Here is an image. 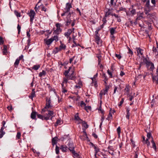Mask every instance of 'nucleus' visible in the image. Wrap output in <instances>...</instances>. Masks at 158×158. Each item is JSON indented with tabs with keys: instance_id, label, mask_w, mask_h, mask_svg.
I'll return each instance as SVG.
<instances>
[{
	"instance_id": "nucleus-1",
	"label": "nucleus",
	"mask_w": 158,
	"mask_h": 158,
	"mask_svg": "<svg viewBox=\"0 0 158 158\" xmlns=\"http://www.w3.org/2000/svg\"><path fill=\"white\" fill-rule=\"evenodd\" d=\"M75 14L74 12H70L68 14L66 17L67 21L65 24L66 26L69 25L72 22L73 19H74L73 18V16Z\"/></svg>"
},
{
	"instance_id": "nucleus-2",
	"label": "nucleus",
	"mask_w": 158,
	"mask_h": 158,
	"mask_svg": "<svg viewBox=\"0 0 158 158\" xmlns=\"http://www.w3.org/2000/svg\"><path fill=\"white\" fill-rule=\"evenodd\" d=\"M46 102L45 107L42 110V113L45 112L47 110H48V109L52 107V106L51 105V101L50 98L48 99V98H46Z\"/></svg>"
},
{
	"instance_id": "nucleus-3",
	"label": "nucleus",
	"mask_w": 158,
	"mask_h": 158,
	"mask_svg": "<svg viewBox=\"0 0 158 158\" xmlns=\"http://www.w3.org/2000/svg\"><path fill=\"white\" fill-rule=\"evenodd\" d=\"M143 62L146 64L147 67L148 68L149 67V69L150 70H152L154 69V64L152 62L148 61L146 58L143 59Z\"/></svg>"
},
{
	"instance_id": "nucleus-4",
	"label": "nucleus",
	"mask_w": 158,
	"mask_h": 158,
	"mask_svg": "<svg viewBox=\"0 0 158 158\" xmlns=\"http://www.w3.org/2000/svg\"><path fill=\"white\" fill-rule=\"evenodd\" d=\"M27 14L30 17V23L31 24L33 23V20L34 19L36 13L34 10H31L30 12L27 13Z\"/></svg>"
},
{
	"instance_id": "nucleus-5",
	"label": "nucleus",
	"mask_w": 158,
	"mask_h": 158,
	"mask_svg": "<svg viewBox=\"0 0 158 158\" xmlns=\"http://www.w3.org/2000/svg\"><path fill=\"white\" fill-rule=\"evenodd\" d=\"M6 123V122L5 121H3L2 123V126L0 130V138H2L3 135L5 134V133L3 131V130L6 127V126H5Z\"/></svg>"
},
{
	"instance_id": "nucleus-6",
	"label": "nucleus",
	"mask_w": 158,
	"mask_h": 158,
	"mask_svg": "<svg viewBox=\"0 0 158 158\" xmlns=\"http://www.w3.org/2000/svg\"><path fill=\"white\" fill-rule=\"evenodd\" d=\"M69 150L72 153L73 151H75L74 149L75 148V146L73 142H69L67 144V146Z\"/></svg>"
},
{
	"instance_id": "nucleus-7",
	"label": "nucleus",
	"mask_w": 158,
	"mask_h": 158,
	"mask_svg": "<svg viewBox=\"0 0 158 158\" xmlns=\"http://www.w3.org/2000/svg\"><path fill=\"white\" fill-rule=\"evenodd\" d=\"M95 40L96 43L99 45L101 46L102 41L101 40L100 37L98 35H97L95 37Z\"/></svg>"
},
{
	"instance_id": "nucleus-8",
	"label": "nucleus",
	"mask_w": 158,
	"mask_h": 158,
	"mask_svg": "<svg viewBox=\"0 0 158 158\" xmlns=\"http://www.w3.org/2000/svg\"><path fill=\"white\" fill-rule=\"evenodd\" d=\"M37 115L38 118L42 120H48L49 119V116H44L40 114H37Z\"/></svg>"
},
{
	"instance_id": "nucleus-9",
	"label": "nucleus",
	"mask_w": 158,
	"mask_h": 158,
	"mask_svg": "<svg viewBox=\"0 0 158 158\" xmlns=\"http://www.w3.org/2000/svg\"><path fill=\"white\" fill-rule=\"evenodd\" d=\"M60 149L64 152H66L69 150L68 147L66 145H62L60 147Z\"/></svg>"
},
{
	"instance_id": "nucleus-10",
	"label": "nucleus",
	"mask_w": 158,
	"mask_h": 158,
	"mask_svg": "<svg viewBox=\"0 0 158 158\" xmlns=\"http://www.w3.org/2000/svg\"><path fill=\"white\" fill-rule=\"evenodd\" d=\"M56 26L57 28L56 29V31L57 34L59 33L58 32H60L61 31V29L60 28L61 24L60 23H57L56 24Z\"/></svg>"
},
{
	"instance_id": "nucleus-11",
	"label": "nucleus",
	"mask_w": 158,
	"mask_h": 158,
	"mask_svg": "<svg viewBox=\"0 0 158 158\" xmlns=\"http://www.w3.org/2000/svg\"><path fill=\"white\" fill-rule=\"evenodd\" d=\"M135 49L137 51V54L138 55L140 54L141 56H142L143 55V49L140 48H136Z\"/></svg>"
},
{
	"instance_id": "nucleus-12",
	"label": "nucleus",
	"mask_w": 158,
	"mask_h": 158,
	"mask_svg": "<svg viewBox=\"0 0 158 158\" xmlns=\"http://www.w3.org/2000/svg\"><path fill=\"white\" fill-rule=\"evenodd\" d=\"M143 3L146 2L145 5V6L147 7L148 9H150L151 6L150 5V0H143Z\"/></svg>"
},
{
	"instance_id": "nucleus-13",
	"label": "nucleus",
	"mask_w": 158,
	"mask_h": 158,
	"mask_svg": "<svg viewBox=\"0 0 158 158\" xmlns=\"http://www.w3.org/2000/svg\"><path fill=\"white\" fill-rule=\"evenodd\" d=\"M2 54L3 55H6L7 53V46L6 45L3 46V48L2 49Z\"/></svg>"
},
{
	"instance_id": "nucleus-14",
	"label": "nucleus",
	"mask_w": 158,
	"mask_h": 158,
	"mask_svg": "<svg viewBox=\"0 0 158 158\" xmlns=\"http://www.w3.org/2000/svg\"><path fill=\"white\" fill-rule=\"evenodd\" d=\"M102 78L104 79L103 81L104 83L105 84H107V81L108 80V78H107V76L106 75L105 73H103L102 75Z\"/></svg>"
},
{
	"instance_id": "nucleus-15",
	"label": "nucleus",
	"mask_w": 158,
	"mask_h": 158,
	"mask_svg": "<svg viewBox=\"0 0 158 158\" xmlns=\"http://www.w3.org/2000/svg\"><path fill=\"white\" fill-rule=\"evenodd\" d=\"M112 13H113V12H112V10H110V9H109L108 10V11L106 12V13H105V15L104 16L105 17H106V18L108 17L110 15L112 16Z\"/></svg>"
},
{
	"instance_id": "nucleus-16",
	"label": "nucleus",
	"mask_w": 158,
	"mask_h": 158,
	"mask_svg": "<svg viewBox=\"0 0 158 158\" xmlns=\"http://www.w3.org/2000/svg\"><path fill=\"white\" fill-rule=\"evenodd\" d=\"M72 153L73 155V156L74 158H82L81 156L76 152L75 151H73Z\"/></svg>"
},
{
	"instance_id": "nucleus-17",
	"label": "nucleus",
	"mask_w": 158,
	"mask_h": 158,
	"mask_svg": "<svg viewBox=\"0 0 158 158\" xmlns=\"http://www.w3.org/2000/svg\"><path fill=\"white\" fill-rule=\"evenodd\" d=\"M72 33V31L71 29H69L68 30V31L65 32L64 34V35L68 38L69 37L70 35Z\"/></svg>"
},
{
	"instance_id": "nucleus-18",
	"label": "nucleus",
	"mask_w": 158,
	"mask_h": 158,
	"mask_svg": "<svg viewBox=\"0 0 158 158\" xmlns=\"http://www.w3.org/2000/svg\"><path fill=\"white\" fill-rule=\"evenodd\" d=\"M126 109V112L127 113V114L126 115V118L127 119H129V117L130 115V109L129 107H126L125 108Z\"/></svg>"
},
{
	"instance_id": "nucleus-19",
	"label": "nucleus",
	"mask_w": 158,
	"mask_h": 158,
	"mask_svg": "<svg viewBox=\"0 0 158 158\" xmlns=\"http://www.w3.org/2000/svg\"><path fill=\"white\" fill-rule=\"evenodd\" d=\"M116 27H111L110 29V35H113L114 34L116 33Z\"/></svg>"
},
{
	"instance_id": "nucleus-20",
	"label": "nucleus",
	"mask_w": 158,
	"mask_h": 158,
	"mask_svg": "<svg viewBox=\"0 0 158 158\" xmlns=\"http://www.w3.org/2000/svg\"><path fill=\"white\" fill-rule=\"evenodd\" d=\"M37 113L35 111H32L31 114V117L33 119L36 120V115L37 114Z\"/></svg>"
},
{
	"instance_id": "nucleus-21",
	"label": "nucleus",
	"mask_w": 158,
	"mask_h": 158,
	"mask_svg": "<svg viewBox=\"0 0 158 158\" xmlns=\"http://www.w3.org/2000/svg\"><path fill=\"white\" fill-rule=\"evenodd\" d=\"M74 72H73L70 75V74H69V76L67 77L68 79L69 80H74L75 78V77L73 75H74Z\"/></svg>"
},
{
	"instance_id": "nucleus-22",
	"label": "nucleus",
	"mask_w": 158,
	"mask_h": 158,
	"mask_svg": "<svg viewBox=\"0 0 158 158\" xmlns=\"http://www.w3.org/2000/svg\"><path fill=\"white\" fill-rule=\"evenodd\" d=\"M44 40L45 41L46 44L48 45L50 44L53 41V40H52V38H51L46 40Z\"/></svg>"
},
{
	"instance_id": "nucleus-23",
	"label": "nucleus",
	"mask_w": 158,
	"mask_h": 158,
	"mask_svg": "<svg viewBox=\"0 0 158 158\" xmlns=\"http://www.w3.org/2000/svg\"><path fill=\"white\" fill-rule=\"evenodd\" d=\"M79 113H77L74 116V119L76 121H78L79 122H81L82 120L78 116Z\"/></svg>"
},
{
	"instance_id": "nucleus-24",
	"label": "nucleus",
	"mask_w": 158,
	"mask_h": 158,
	"mask_svg": "<svg viewBox=\"0 0 158 158\" xmlns=\"http://www.w3.org/2000/svg\"><path fill=\"white\" fill-rule=\"evenodd\" d=\"M79 123H82L84 127H85V128H87L89 127V126L87 124L86 122L85 121L82 120L81 122H79Z\"/></svg>"
},
{
	"instance_id": "nucleus-25",
	"label": "nucleus",
	"mask_w": 158,
	"mask_h": 158,
	"mask_svg": "<svg viewBox=\"0 0 158 158\" xmlns=\"http://www.w3.org/2000/svg\"><path fill=\"white\" fill-rule=\"evenodd\" d=\"M48 111V113L47 114V116H49V117L50 116H52L53 117L54 115V112L52 111H51L50 110H47Z\"/></svg>"
},
{
	"instance_id": "nucleus-26",
	"label": "nucleus",
	"mask_w": 158,
	"mask_h": 158,
	"mask_svg": "<svg viewBox=\"0 0 158 158\" xmlns=\"http://www.w3.org/2000/svg\"><path fill=\"white\" fill-rule=\"evenodd\" d=\"M60 45L59 46L60 50H64L66 48V45L63 44L61 41L60 42Z\"/></svg>"
},
{
	"instance_id": "nucleus-27",
	"label": "nucleus",
	"mask_w": 158,
	"mask_h": 158,
	"mask_svg": "<svg viewBox=\"0 0 158 158\" xmlns=\"http://www.w3.org/2000/svg\"><path fill=\"white\" fill-rule=\"evenodd\" d=\"M72 7V5L71 3H67L66 4L65 8L67 9V10H69L70 11V9Z\"/></svg>"
},
{
	"instance_id": "nucleus-28",
	"label": "nucleus",
	"mask_w": 158,
	"mask_h": 158,
	"mask_svg": "<svg viewBox=\"0 0 158 158\" xmlns=\"http://www.w3.org/2000/svg\"><path fill=\"white\" fill-rule=\"evenodd\" d=\"M58 138L57 137H55L52 139V143L53 145L57 143V140Z\"/></svg>"
},
{
	"instance_id": "nucleus-29",
	"label": "nucleus",
	"mask_w": 158,
	"mask_h": 158,
	"mask_svg": "<svg viewBox=\"0 0 158 158\" xmlns=\"http://www.w3.org/2000/svg\"><path fill=\"white\" fill-rule=\"evenodd\" d=\"M35 92H31L30 94V95L29 96V98L31 99H33V98L35 97H36Z\"/></svg>"
},
{
	"instance_id": "nucleus-30",
	"label": "nucleus",
	"mask_w": 158,
	"mask_h": 158,
	"mask_svg": "<svg viewBox=\"0 0 158 158\" xmlns=\"http://www.w3.org/2000/svg\"><path fill=\"white\" fill-rule=\"evenodd\" d=\"M142 17V16L141 15H139L135 19V21L134 22V24L135 25L137 24V21H138V20H140L141 19V18Z\"/></svg>"
},
{
	"instance_id": "nucleus-31",
	"label": "nucleus",
	"mask_w": 158,
	"mask_h": 158,
	"mask_svg": "<svg viewBox=\"0 0 158 158\" xmlns=\"http://www.w3.org/2000/svg\"><path fill=\"white\" fill-rule=\"evenodd\" d=\"M46 74V73L45 71L43 70L39 74V77H41L43 76H45Z\"/></svg>"
},
{
	"instance_id": "nucleus-32",
	"label": "nucleus",
	"mask_w": 158,
	"mask_h": 158,
	"mask_svg": "<svg viewBox=\"0 0 158 158\" xmlns=\"http://www.w3.org/2000/svg\"><path fill=\"white\" fill-rule=\"evenodd\" d=\"M118 88L117 86L114 85V92L113 94V95L114 94H115L116 93V92H118Z\"/></svg>"
},
{
	"instance_id": "nucleus-33",
	"label": "nucleus",
	"mask_w": 158,
	"mask_h": 158,
	"mask_svg": "<svg viewBox=\"0 0 158 158\" xmlns=\"http://www.w3.org/2000/svg\"><path fill=\"white\" fill-rule=\"evenodd\" d=\"M69 80L67 78L64 77L63 83H65L66 86H67V83L68 82Z\"/></svg>"
},
{
	"instance_id": "nucleus-34",
	"label": "nucleus",
	"mask_w": 158,
	"mask_h": 158,
	"mask_svg": "<svg viewBox=\"0 0 158 158\" xmlns=\"http://www.w3.org/2000/svg\"><path fill=\"white\" fill-rule=\"evenodd\" d=\"M19 60L18 59V58H17L16 59L15 63H14V65L15 67L17 68L19 64Z\"/></svg>"
},
{
	"instance_id": "nucleus-35",
	"label": "nucleus",
	"mask_w": 158,
	"mask_h": 158,
	"mask_svg": "<svg viewBox=\"0 0 158 158\" xmlns=\"http://www.w3.org/2000/svg\"><path fill=\"white\" fill-rule=\"evenodd\" d=\"M40 67V66L39 65H34L32 67V69L34 70H37Z\"/></svg>"
},
{
	"instance_id": "nucleus-36",
	"label": "nucleus",
	"mask_w": 158,
	"mask_h": 158,
	"mask_svg": "<svg viewBox=\"0 0 158 158\" xmlns=\"http://www.w3.org/2000/svg\"><path fill=\"white\" fill-rule=\"evenodd\" d=\"M92 81V82L94 83V86H96L97 85V81L96 79H94V78H91Z\"/></svg>"
},
{
	"instance_id": "nucleus-37",
	"label": "nucleus",
	"mask_w": 158,
	"mask_h": 158,
	"mask_svg": "<svg viewBox=\"0 0 158 158\" xmlns=\"http://www.w3.org/2000/svg\"><path fill=\"white\" fill-rule=\"evenodd\" d=\"M73 44L72 45V48L74 47L75 46H80V45L79 44H77L76 42L74 40L73 41Z\"/></svg>"
},
{
	"instance_id": "nucleus-38",
	"label": "nucleus",
	"mask_w": 158,
	"mask_h": 158,
	"mask_svg": "<svg viewBox=\"0 0 158 158\" xmlns=\"http://www.w3.org/2000/svg\"><path fill=\"white\" fill-rule=\"evenodd\" d=\"M126 91V92L128 94L130 91V89L129 88V86L128 85H126L125 89H124Z\"/></svg>"
},
{
	"instance_id": "nucleus-39",
	"label": "nucleus",
	"mask_w": 158,
	"mask_h": 158,
	"mask_svg": "<svg viewBox=\"0 0 158 158\" xmlns=\"http://www.w3.org/2000/svg\"><path fill=\"white\" fill-rule=\"evenodd\" d=\"M107 93V91H106L105 89H103L102 90L100 91V94H102L103 95H105Z\"/></svg>"
},
{
	"instance_id": "nucleus-40",
	"label": "nucleus",
	"mask_w": 158,
	"mask_h": 158,
	"mask_svg": "<svg viewBox=\"0 0 158 158\" xmlns=\"http://www.w3.org/2000/svg\"><path fill=\"white\" fill-rule=\"evenodd\" d=\"M130 12L132 14L133 16L135 15L136 14L135 9L132 8V9L130 11Z\"/></svg>"
},
{
	"instance_id": "nucleus-41",
	"label": "nucleus",
	"mask_w": 158,
	"mask_h": 158,
	"mask_svg": "<svg viewBox=\"0 0 158 158\" xmlns=\"http://www.w3.org/2000/svg\"><path fill=\"white\" fill-rule=\"evenodd\" d=\"M59 148L57 145L56 146L55 151L56 153L57 154H58L59 153Z\"/></svg>"
},
{
	"instance_id": "nucleus-42",
	"label": "nucleus",
	"mask_w": 158,
	"mask_h": 158,
	"mask_svg": "<svg viewBox=\"0 0 158 158\" xmlns=\"http://www.w3.org/2000/svg\"><path fill=\"white\" fill-rule=\"evenodd\" d=\"M151 142L152 143V148L156 151V144H155V142L153 140H152L151 141Z\"/></svg>"
},
{
	"instance_id": "nucleus-43",
	"label": "nucleus",
	"mask_w": 158,
	"mask_h": 158,
	"mask_svg": "<svg viewBox=\"0 0 158 158\" xmlns=\"http://www.w3.org/2000/svg\"><path fill=\"white\" fill-rule=\"evenodd\" d=\"M14 13L17 17H20L21 16L20 13L16 10L14 11Z\"/></svg>"
},
{
	"instance_id": "nucleus-44",
	"label": "nucleus",
	"mask_w": 158,
	"mask_h": 158,
	"mask_svg": "<svg viewBox=\"0 0 158 158\" xmlns=\"http://www.w3.org/2000/svg\"><path fill=\"white\" fill-rule=\"evenodd\" d=\"M61 122V121L60 120L57 119V120L56 121V123L55 124V126L56 127L58 125L60 124Z\"/></svg>"
},
{
	"instance_id": "nucleus-45",
	"label": "nucleus",
	"mask_w": 158,
	"mask_h": 158,
	"mask_svg": "<svg viewBox=\"0 0 158 158\" xmlns=\"http://www.w3.org/2000/svg\"><path fill=\"white\" fill-rule=\"evenodd\" d=\"M93 147L94 149H95V151L96 152V153L94 155L95 157H96V153L99 151V149L98 148H97V146H96L95 145Z\"/></svg>"
},
{
	"instance_id": "nucleus-46",
	"label": "nucleus",
	"mask_w": 158,
	"mask_h": 158,
	"mask_svg": "<svg viewBox=\"0 0 158 158\" xmlns=\"http://www.w3.org/2000/svg\"><path fill=\"white\" fill-rule=\"evenodd\" d=\"M124 99L123 98H122L121 101L120 102V103L118 104V106L119 107H120L122 104H123L124 102Z\"/></svg>"
},
{
	"instance_id": "nucleus-47",
	"label": "nucleus",
	"mask_w": 158,
	"mask_h": 158,
	"mask_svg": "<svg viewBox=\"0 0 158 158\" xmlns=\"http://www.w3.org/2000/svg\"><path fill=\"white\" fill-rule=\"evenodd\" d=\"M105 90L108 92V91L110 89V86L109 85H108L107 84L105 85Z\"/></svg>"
},
{
	"instance_id": "nucleus-48",
	"label": "nucleus",
	"mask_w": 158,
	"mask_h": 158,
	"mask_svg": "<svg viewBox=\"0 0 158 158\" xmlns=\"http://www.w3.org/2000/svg\"><path fill=\"white\" fill-rule=\"evenodd\" d=\"M107 72L108 74L109 75V77L111 78H112L113 76H112V73L110 71L109 69H108L107 70Z\"/></svg>"
},
{
	"instance_id": "nucleus-49",
	"label": "nucleus",
	"mask_w": 158,
	"mask_h": 158,
	"mask_svg": "<svg viewBox=\"0 0 158 158\" xmlns=\"http://www.w3.org/2000/svg\"><path fill=\"white\" fill-rule=\"evenodd\" d=\"M98 110L100 111L102 114H104V111L102 109L101 105L98 109Z\"/></svg>"
},
{
	"instance_id": "nucleus-50",
	"label": "nucleus",
	"mask_w": 158,
	"mask_h": 158,
	"mask_svg": "<svg viewBox=\"0 0 158 158\" xmlns=\"http://www.w3.org/2000/svg\"><path fill=\"white\" fill-rule=\"evenodd\" d=\"M127 49H128V53L130 54L131 55H132L133 54V52L131 51V50L130 49V48L128 47Z\"/></svg>"
},
{
	"instance_id": "nucleus-51",
	"label": "nucleus",
	"mask_w": 158,
	"mask_h": 158,
	"mask_svg": "<svg viewBox=\"0 0 158 158\" xmlns=\"http://www.w3.org/2000/svg\"><path fill=\"white\" fill-rule=\"evenodd\" d=\"M4 41L3 40V38L0 36V45H1L3 44Z\"/></svg>"
},
{
	"instance_id": "nucleus-52",
	"label": "nucleus",
	"mask_w": 158,
	"mask_h": 158,
	"mask_svg": "<svg viewBox=\"0 0 158 158\" xmlns=\"http://www.w3.org/2000/svg\"><path fill=\"white\" fill-rule=\"evenodd\" d=\"M123 11L126 12V10L125 8L123 7H120L119 8V10L118 11Z\"/></svg>"
},
{
	"instance_id": "nucleus-53",
	"label": "nucleus",
	"mask_w": 158,
	"mask_h": 158,
	"mask_svg": "<svg viewBox=\"0 0 158 158\" xmlns=\"http://www.w3.org/2000/svg\"><path fill=\"white\" fill-rule=\"evenodd\" d=\"M117 133L118 135H119L121 133V128L120 127H118L117 129Z\"/></svg>"
},
{
	"instance_id": "nucleus-54",
	"label": "nucleus",
	"mask_w": 158,
	"mask_h": 158,
	"mask_svg": "<svg viewBox=\"0 0 158 158\" xmlns=\"http://www.w3.org/2000/svg\"><path fill=\"white\" fill-rule=\"evenodd\" d=\"M46 8L44 7L43 5L41 6V10H42L46 12Z\"/></svg>"
},
{
	"instance_id": "nucleus-55",
	"label": "nucleus",
	"mask_w": 158,
	"mask_h": 158,
	"mask_svg": "<svg viewBox=\"0 0 158 158\" xmlns=\"http://www.w3.org/2000/svg\"><path fill=\"white\" fill-rule=\"evenodd\" d=\"M106 17H105V16L103 18L102 20V21L104 23H106L107 22V20H106Z\"/></svg>"
},
{
	"instance_id": "nucleus-56",
	"label": "nucleus",
	"mask_w": 158,
	"mask_h": 158,
	"mask_svg": "<svg viewBox=\"0 0 158 158\" xmlns=\"http://www.w3.org/2000/svg\"><path fill=\"white\" fill-rule=\"evenodd\" d=\"M17 28V29H18V34H19L20 31L21 27L19 24H18V25Z\"/></svg>"
},
{
	"instance_id": "nucleus-57",
	"label": "nucleus",
	"mask_w": 158,
	"mask_h": 158,
	"mask_svg": "<svg viewBox=\"0 0 158 158\" xmlns=\"http://www.w3.org/2000/svg\"><path fill=\"white\" fill-rule=\"evenodd\" d=\"M115 56L119 60L120 59L122 58L121 56L119 54H115Z\"/></svg>"
},
{
	"instance_id": "nucleus-58",
	"label": "nucleus",
	"mask_w": 158,
	"mask_h": 158,
	"mask_svg": "<svg viewBox=\"0 0 158 158\" xmlns=\"http://www.w3.org/2000/svg\"><path fill=\"white\" fill-rule=\"evenodd\" d=\"M145 143L147 144L148 146H149L150 145V142L148 141V139H147L145 141Z\"/></svg>"
},
{
	"instance_id": "nucleus-59",
	"label": "nucleus",
	"mask_w": 158,
	"mask_h": 158,
	"mask_svg": "<svg viewBox=\"0 0 158 158\" xmlns=\"http://www.w3.org/2000/svg\"><path fill=\"white\" fill-rule=\"evenodd\" d=\"M52 38V40H53H53H55L56 41H57L58 40V36H54L53 38Z\"/></svg>"
},
{
	"instance_id": "nucleus-60",
	"label": "nucleus",
	"mask_w": 158,
	"mask_h": 158,
	"mask_svg": "<svg viewBox=\"0 0 158 158\" xmlns=\"http://www.w3.org/2000/svg\"><path fill=\"white\" fill-rule=\"evenodd\" d=\"M86 106V104H85L83 101H81V107L84 106L85 107Z\"/></svg>"
},
{
	"instance_id": "nucleus-61",
	"label": "nucleus",
	"mask_w": 158,
	"mask_h": 158,
	"mask_svg": "<svg viewBox=\"0 0 158 158\" xmlns=\"http://www.w3.org/2000/svg\"><path fill=\"white\" fill-rule=\"evenodd\" d=\"M21 135V133L20 132H18L17 133V135H16V137L18 139H19L20 138Z\"/></svg>"
},
{
	"instance_id": "nucleus-62",
	"label": "nucleus",
	"mask_w": 158,
	"mask_h": 158,
	"mask_svg": "<svg viewBox=\"0 0 158 158\" xmlns=\"http://www.w3.org/2000/svg\"><path fill=\"white\" fill-rule=\"evenodd\" d=\"M104 119H105V116H104V114H102V115L101 116V122H102V123H103V121H104Z\"/></svg>"
},
{
	"instance_id": "nucleus-63",
	"label": "nucleus",
	"mask_w": 158,
	"mask_h": 158,
	"mask_svg": "<svg viewBox=\"0 0 158 158\" xmlns=\"http://www.w3.org/2000/svg\"><path fill=\"white\" fill-rule=\"evenodd\" d=\"M69 10H67V9H66L65 8H64V11H63V12H64V13H65L67 15V14H69Z\"/></svg>"
},
{
	"instance_id": "nucleus-64",
	"label": "nucleus",
	"mask_w": 158,
	"mask_h": 158,
	"mask_svg": "<svg viewBox=\"0 0 158 158\" xmlns=\"http://www.w3.org/2000/svg\"><path fill=\"white\" fill-rule=\"evenodd\" d=\"M108 118H110V119H112L113 118L112 115L111 113L110 112V113L109 114L108 116Z\"/></svg>"
}]
</instances>
